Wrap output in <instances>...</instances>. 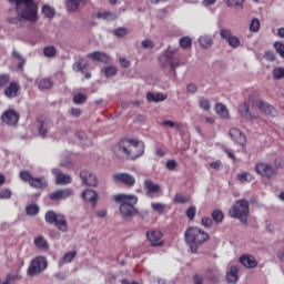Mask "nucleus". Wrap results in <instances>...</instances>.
Here are the masks:
<instances>
[{
	"label": "nucleus",
	"mask_w": 284,
	"mask_h": 284,
	"mask_svg": "<svg viewBox=\"0 0 284 284\" xmlns=\"http://www.w3.org/2000/svg\"><path fill=\"white\" fill-rule=\"evenodd\" d=\"M10 3H16L17 12L16 18H9V23L21 28L24 21L37 23L39 21V7L34 3V0H9Z\"/></svg>",
	"instance_id": "1"
},
{
	"label": "nucleus",
	"mask_w": 284,
	"mask_h": 284,
	"mask_svg": "<svg viewBox=\"0 0 284 284\" xmlns=\"http://www.w3.org/2000/svg\"><path fill=\"white\" fill-rule=\"evenodd\" d=\"M250 103L253 105L252 110L250 109ZM254 108H258V110L264 112V114H268V116H276V109L274 106L263 100H254V95L248 97V102H243L239 105V112L246 121H254L258 119V113H256Z\"/></svg>",
	"instance_id": "2"
},
{
	"label": "nucleus",
	"mask_w": 284,
	"mask_h": 284,
	"mask_svg": "<svg viewBox=\"0 0 284 284\" xmlns=\"http://www.w3.org/2000/svg\"><path fill=\"white\" fill-rule=\"evenodd\" d=\"M250 103L253 105L252 110L250 109ZM254 108H258V110L264 112V114H268V116H276V109L274 106L263 100H254V95L248 97V102H243L239 105V112L246 121H254L258 119V113H256Z\"/></svg>",
	"instance_id": "3"
},
{
	"label": "nucleus",
	"mask_w": 284,
	"mask_h": 284,
	"mask_svg": "<svg viewBox=\"0 0 284 284\" xmlns=\"http://www.w3.org/2000/svg\"><path fill=\"white\" fill-rule=\"evenodd\" d=\"M185 243L190 247L192 254L199 252V245H203L206 241H210V234L199 227H189L185 231Z\"/></svg>",
	"instance_id": "4"
},
{
	"label": "nucleus",
	"mask_w": 284,
	"mask_h": 284,
	"mask_svg": "<svg viewBox=\"0 0 284 284\" xmlns=\"http://www.w3.org/2000/svg\"><path fill=\"white\" fill-rule=\"evenodd\" d=\"M115 203H121L120 205V214L124 219H130L131 216H136L139 214V211L134 205L139 203V197L136 195H128V194H118L114 195Z\"/></svg>",
	"instance_id": "5"
},
{
	"label": "nucleus",
	"mask_w": 284,
	"mask_h": 284,
	"mask_svg": "<svg viewBox=\"0 0 284 284\" xmlns=\"http://www.w3.org/2000/svg\"><path fill=\"white\" fill-rule=\"evenodd\" d=\"M231 219H237L244 225H247V217L250 216V202L245 199L237 200L229 210Z\"/></svg>",
	"instance_id": "6"
},
{
	"label": "nucleus",
	"mask_w": 284,
	"mask_h": 284,
	"mask_svg": "<svg viewBox=\"0 0 284 284\" xmlns=\"http://www.w3.org/2000/svg\"><path fill=\"white\" fill-rule=\"evenodd\" d=\"M145 153V144L143 141L139 140H129V159L134 161L139 156H143Z\"/></svg>",
	"instance_id": "7"
},
{
	"label": "nucleus",
	"mask_w": 284,
	"mask_h": 284,
	"mask_svg": "<svg viewBox=\"0 0 284 284\" xmlns=\"http://www.w3.org/2000/svg\"><path fill=\"white\" fill-rule=\"evenodd\" d=\"M48 268V260L44 256H38L32 260L29 268L28 275L34 276L36 274H41V272H45Z\"/></svg>",
	"instance_id": "8"
},
{
	"label": "nucleus",
	"mask_w": 284,
	"mask_h": 284,
	"mask_svg": "<svg viewBox=\"0 0 284 284\" xmlns=\"http://www.w3.org/2000/svg\"><path fill=\"white\" fill-rule=\"evenodd\" d=\"M116 159H130V140H122L113 146Z\"/></svg>",
	"instance_id": "9"
},
{
	"label": "nucleus",
	"mask_w": 284,
	"mask_h": 284,
	"mask_svg": "<svg viewBox=\"0 0 284 284\" xmlns=\"http://www.w3.org/2000/svg\"><path fill=\"white\" fill-rule=\"evenodd\" d=\"M159 61L160 65H162L163 68L170 65L171 72H173V74H176V68L181 65V61L179 60V58L172 57V54H162L159 58Z\"/></svg>",
	"instance_id": "10"
},
{
	"label": "nucleus",
	"mask_w": 284,
	"mask_h": 284,
	"mask_svg": "<svg viewBox=\"0 0 284 284\" xmlns=\"http://www.w3.org/2000/svg\"><path fill=\"white\" fill-rule=\"evenodd\" d=\"M255 172L265 179H272V176L275 174L274 166L265 162L256 163Z\"/></svg>",
	"instance_id": "11"
},
{
	"label": "nucleus",
	"mask_w": 284,
	"mask_h": 284,
	"mask_svg": "<svg viewBox=\"0 0 284 284\" xmlns=\"http://www.w3.org/2000/svg\"><path fill=\"white\" fill-rule=\"evenodd\" d=\"M220 37L221 39L227 41L231 48H239L241 45V39L236 36H233L232 30L230 29H221Z\"/></svg>",
	"instance_id": "12"
},
{
	"label": "nucleus",
	"mask_w": 284,
	"mask_h": 284,
	"mask_svg": "<svg viewBox=\"0 0 284 284\" xmlns=\"http://www.w3.org/2000/svg\"><path fill=\"white\" fill-rule=\"evenodd\" d=\"M52 120L50 119H43L40 118L38 119V134L39 136H41L42 139H45V136H48L50 130H52Z\"/></svg>",
	"instance_id": "13"
},
{
	"label": "nucleus",
	"mask_w": 284,
	"mask_h": 284,
	"mask_svg": "<svg viewBox=\"0 0 284 284\" xmlns=\"http://www.w3.org/2000/svg\"><path fill=\"white\" fill-rule=\"evenodd\" d=\"M1 119L7 125H17L19 123V119H21V115L19 112L9 109L2 113Z\"/></svg>",
	"instance_id": "14"
},
{
	"label": "nucleus",
	"mask_w": 284,
	"mask_h": 284,
	"mask_svg": "<svg viewBox=\"0 0 284 284\" xmlns=\"http://www.w3.org/2000/svg\"><path fill=\"white\" fill-rule=\"evenodd\" d=\"M70 196H74V191L72 189H60L52 192L49 195V199H51V201H65V199H70Z\"/></svg>",
	"instance_id": "15"
},
{
	"label": "nucleus",
	"mask_w": 284,
	"mask_h": 284,
	"mask_svg": "<svg viewBox=\"0 0 284 284\" xmlns=\"http://www.w3.org/2000/svg\"><path fill=\"white\" fill-rule=\"evenodd\" d=\"M113 181L115 183H124L129 187H133L134 183H136V179L129 173H115L113 174Z\"/></svg>",
	"instance_id": "16"
},
{
	"label": "nucleus",
	"mask_w": 284,
	"mask_h": 284,
	"mask_svg": "<svg viewBox=\"0 0 284 284\" xmlns=\"http://www.w3.org/2000/svg\"><path fill=\"white\" fill-rule=\"evenodd\" d=\"M144 190L146 192V196L154 199V196L161 192V185L154 183L152 180H146L144 182Z\"/></svg>",
	"instance_id": "17"
},
{
	"label": "nucleus",
	"mask_w": 284,
	"mask_h": 284,
	"mask_svg": "<svg viewBox=\"0 0 284 284\" xmlns=\"http://www.w3.org/2000/svg\"><path fill=\"white\" fill-rule=\"evenodd\" d=\"M146 237L153 247H161L163 245V233L161 231H151L146 233Z\"/></svg>",
	"instance_id": "18"
},
{
	"label": "nucleus",
	"mask_w": 284,
	"mask_h": 284,
	"mask_svg": "<svg viewBox=\"0 0 284 284\" xmlns=\"http://www.w3.org/2000/svg\"><path fill=\"white\" fill-rule=\"evenodd\" d=\"M52 174L55 176L57 185H69V183H72V176L62 173L59 169H52Z\"/></svg>",
	"instance_id": "19"
},
{
	"label": "nucleus",
	"mask_w": 284,
	"mask_h": 284,
	"mask_svg": "<svg viewBox=\"0 0 284 284\" xmlns=\"http://www.w3.org/2000/svg\"><path fill=\"white\" fill-rule=\"evenodd\" d=\"M80 179L84 185H89L91 187H94L99 184L97 175L92 174L90 171H82L80 173Z\"/></svg>",
	"instance_id": "20"
},
{
	"label": "nucleus",
	"mask_w": 284,
	"mask_h": 284,
	"mask_svg": "<svg viewBox=\"0 0 284 284\" xmlns=\"http://www.w3.org/2000/svg\"><path fill=\"white\" fill-rule=\"evenodd\" d=\"M229 134L234 143H237V145L243 146L245 143H247V138H245V134H243V132L236 128L231 129Z\"/></svg>",
	"instance_id": "21"
},
{
	"label": "nucleus",
	"mask_w": 284,
	"mask_h": 284,
	"mask_svg": "<svg viewBox=\"0 0 284 284\" xmlns=\"http://www.w3.org/2000/svg\"><path fill=\"white\" fill-rule=\"evenodd\" d=\"M93 19H102V21H116L119 16L112 11H97L92 14Z\"/></svg>",
	"instance_id": "22"
},
{
	"label": "nucleus",
	"mask_w": 284,
	"mask_h": 284,
	"mask_svg": "<svg viewBox=\"0 0 284 284\" xmlns=\"http://www.w3.org/2000/svg\"><path fill=\"white\" fill-rule=\"evenodd\" d=\"M21 87L17 82H10L9 87L4 89V97L8 99H17Z\"/></svg>",
	"instance_id": "23"
},
{
	"label": "nucleus",
	"mask_w": 284,
	"mask_h": 284,
	"mask_svg": "<svg viewBox=\"0 0 284 284\" xmlns=\"http://www.w3.org/2000/svg\"><path fill=\"white\" fill-rule=\"evenodd\" d=\"M205 278H207V281H210L211 283H219L221 278V272L219 271V267L212 266L206 268Z\"/></svg>",
	"instance_id": "24"
},
{
	"label": "nucleus",
	"mask_w": 284,
	"mask_h": 284,
	"mask_svg": "<svg viewBox=\"0 0 284 284\" xmlns=\"http://www.w3.org/2000/svg\"><path fill=\"white\" fill-rule=\"evenodd\" d=\"M89 59L93 61H99L100 63H110V55L105 52L94 51L88 54Z\"/></svg>",
	"instance_id": "25"
},
{
	"label": "nucleus",
	"mask_w": 284,
	"mask_h": 284,
	"mask_svg": "<svg viewBox=\"0 0 284 284\" xmlns=\"http://www.w3.org/2000/svg\"><path fill=\"white\" fill-rule=\"evenodd\" d=\"M240 263H242V265H244V267H247L248 270H252L256 267V265H258V262L252 255H242L240 257Z\"/></svg>",
	"instance_id": "26"
},
{
	"label": "nucleus",
	"mask_w": 284,
	"mask_h": 284,
	"mask_svg": "<svg viewBox=\"0 0 284 284\" xmlns=\"http://www.w3.org/2000/svg\"><path fill=\"white\" fill-rule=\"evenodd\" d=\"M31 187H34L36 190H45L48 187V180L45 178H33L31 180V183L29 184Z\"/></svg>",
	"instance_id": "27"
},
{
	"label": "nucleus",
	"mask_w": 284,
	"mask_h": 284,
	"mask_svg": "<svg viewBox=\"0 0 284 284\" xmlns=\"http://www.w3.org/2000/svg\"><path fill=\"white\" fill-rule=\"evenodd\" d=\"M168 99V94L158 92V93H148L146 94V101L149 103H161V101H165Z\"/></svg>",
	"instance_id": "28"
},
{
	"label": "nucleus",
	"mask_w": 284,
	"mask_h": 284,
	"mask_svg": "<svg viewBox=\"0 0 284 284\" xmlns=\"http://www.w3.org/2000/svg\"><path fill=\"white\" fill-rule=\"evenodd\" d=\"M53 225H55L60 232H68V220H65V215L63 214H58Z\"/></svg>",
	"instance_id": "29"
},
{
	"label": "nucleus",
	"mask_w": 284,
	"mask_h": 284,
	"mask_svg": "<svg viewBox=\"0 0 284 284\" xmlns=\"http://www.w3.org/2000/svg\"><path fill=\"white\" fill-rule=\"evenodd\" d=\"M82 199L90 203H97V201H99V195L94 190L87 189L82 192Z\"/></svg>",
	"instance_id": "30"
},
{
	"label": "nucleus",
	"mask_w": 284,
	"mask_h": 284,
	"mask_svg": "<svg viewBox=\"0 0 284 284\" xmlns=\"http://www.w3.org/2000/svg\"><path fill=\"white\" fill-rule=\"evenodd\" d=\"M199 43L201 48H204L205 50L210 49L214 43V38L210 34H204L199 38Z\"/></svg>",
	"instance_id": "31"
},
{
	"label": "nucleus",
	"mask_w": 284,
	"mask_h": 284,
	"mask_svg": "<svg viewBox=\"0 0 284 284\" xmlns=\"http://www.w3.org/2000/svg\"><path fill=\"white\" fill-rule=\"evenodd\" d=\"M215 112L221 116V119H230V111L227 110V106L223 103H217L215 105Z\"/></svg>",
	"instance_id": "32"
},
{
	"label": "nucleus",
	"mask_w": 284,
	"mask_h": 284,
	"mask_svg": "<svg viewBox=\"0 0 284 284\" xmlns=\"http://www.w3.org/2000/svg\"><path fill=\"white\" fill-rule=\"evenodd\" d=\"M226 281L233 284L239 282V267L231 266L230 272L226 274Z\"/></svg>",
	"instance_id": "33"
},
{
	"label": "nucleus",
	"mask_w": 284,
	"mask_h": 284,
	"mask_svg": "<svg viewBox=\"0 0 284 284\" xmlns=\"http://www.w3.org/2000/svg\"><path fill=\"white\" fill-rule=\"evenodd\" d=\"M82 2L83 0H68L67 10L69 12H77V10H79Z\"/></svg>",
	"instance_id": "34"
},
{
	"label": "nucleus",
	"mask_w": 284,
	"mask_h": 284,
	"mask_svg": "<svg viewBox=\"0 0 284 284\" xmlns=\"http://www.w3.org/2000/svg\"><path fill=\"white\" fill-rule=\"evenodd\" d=\"M42 14L45 17V19H54V14H57V11L51 6L44 4L42 7Z\"/></svg>",
	"instance_id": "35"
},
{
	"label": "nucleus",
	"mask_w": 284,
	"mask_h": 284,
	"mask_svg": "<svg viewBox=\"0 0 284 284\" xmlns=\"http://www.w3.org/2000/svg\"><path fill=\"white\" fill-rule=\"evenodd\" d=\"M237 180L241 183H252V181H254V175H252V173L248 172L237 173Z\"/></svg>",
	"instance_id": "36"
},
{
	"label": "nucleus",
	"mask_w": 284,
	"mask_h": 284,
	"mask_svg": "<svg viewBox=\"0 0 284 284\" xmlns=\"http://www.w3.org/2000/svg\"><path fill=\"white\" fill-rule=\"evenodd\" d=\"M12 57L14 59H18V61H19L18 64H17V69L18 70H23V65H26V59H23V55H21V53L19 51L13 49Z\"/></svg>",
	"instance_id": "37"
},
{
	"label": "nucleus",
	"mask_w": 284,
	"mask_h": 284,
	"mask_svg": "<svg viewBox=\"0 0 284 284\" xmlns=\"http://www.w3.org/2000/svg\"><path fill=\"white\" fill-rule=\"evenodd\" d=\"M43 54L44 57H47V59H54V57H57V47L54 45L44 47Z\"/></svg>",
	"instance_id": "38"
},
{
	"label": "nucleus",
	"mask_w": 284,
	"mask_h": 284,
	"mask_svg": "<svg viewBox=\"0 0 284 284\" xmlns=\"http://www.w3.org/2000/svg\"><path fill=\"white\" fill-rule=\"evenodd\" d=\"M34 245L39 250H48V240H45L43 236H38L34 239Z\"/></svg>",
	"instance_id": "39"
},
{
	"label": "nucleus",
	"mask_w": 284,
	"mask_h": 284,
	"mask_svg": "<svg viewBox=\"0 0 284 284\" xmlns=\"http://www.w3.org/2000/svg\"><path fill=\"white\" fill-rule=\"evenodd\" d=\"M272 77L275 81H281V79H284V68L283 67L274 68L272 71Z\"/></svg>",
	"instance_id": "40"
},
{
	"label": "nucleus",
	"mask_w": 284,
	"mask_h": 284,
	"mask_svg": "<svg viewBox=\"0 0 284 284\" xmlns=\"http://www.w3.org/2000/svg\"><path fill=\"white\" fill-rule=\"evenodd\" d=\"M59 214H55L54 211H48L44 215V220L49 223V225H54Z\"/></svg>",
	"instance_id": "41"
},
{
	"label": "nucleus",
	"mask_w": 284,
	"mask_h": 284,
	"mask_svg": "<svg viewBox=\"0 0 284 284\" xmlns=\"http://www.w3.org/2000/svg\"><path fill=\"white\" fill-rule=\"evenodd\" d=\"M87 67L88 63H85L83 58H80L77 62L73 63L74 72H83V70H85Z\"/></svg>",
	"instance_id": "42"
},
{
	"label": "nucleus",
	"mask_w": 284,
	"mask_h": 284,
	"mask_svg": "<svg viewBox=\"0 0 284 284\" xmlns=\"http://www.w3.org/2000/svg\"><path fill=\"white\" fill-rule=\"evenodd\" d=\"M53 83L50 79H42L38 83V88L40 90H51Z\"/></svg>",
	"instance_id": "43"
},
{
	"label": "nucleus",
	"mask_w": 284,
	"mask_h": 284,
	"mask_svg": "<svg viewBox=\"0 0 284 284\" xmlns=\"http://www.w3.org/2000/svg\"><path fill=\"white\" fill-rule=\"evenodd\" d=\"M199 105H200L201 110H203L204 112H210V109L212 108L210 100H207L205 98L199 99Z\"/></svg>",
	"instance_id": "44"
},
{
	"label": "nucleus",
	"mask_w": 284,
	"mask_h": 284,
	"mask_svg": "<svg viewBox=\"0 0 284 284\" xmlns=\"http://www.w3.org/2000/svg\"><path fill=\"white\" fill-rule=\"evenodd\" d=\"M211 216L215 223H223V219H225V215L221 210L213 211Z\"/></svg>",
	"instance_id": "45"
},
{
	"label": "nucleus",
	"mask_w": 284,
	"mask_h": 284,
	"mask_svg": "<svg viewBox=\"0 0 284 284\" xmlns=\"http://www.w3.org/2000/svg\"><path fill=\"white\" fill-rule=\"evenodd\" d=\"M21 181H23L24 183H32V179H34V176H32V173H30V171H21L19 174Z\"/></svg>",
	"instance_id": "46"
},
{
	"label": "nucleus",
	"mask_w": 284,
	"mask_h": 284,
	"mask_svg": "<svg viewBox=\"0 0 284 284\" xmlns=\"http://www.w3.org/2000/svg\"><path fill=\"white\" fill-rule=\"evenodd\" d=\"M180 45L183 50H189V48H192V38H190V37L181 38Z\"/></svg>",
	"instance_id": "47"
},
{
	"label": "nucleus",
	"mask_w": 284,
	"mask_h": 284,
	"mask_svg": "<svg viewBox=\"0 0 284 284\" xmlns=\"http://www.w3.org/2000/svg\"><path fill=\"white\" fill-rule=\"evenodd\" d=\"M26 212L28 216H37V214H39V205L30 204L27 206Z\"/></svg>",
	"instance_id": "48"
},
{
	"label": "nucleus",
	"mask_w": 284,
	"mask_h": 284,
	"mask_svg": "<svg viewBox=\"0 0 284 284\" xmlns=\"http://www.w3.org/2000/svg\"><path fill=\"white\" fill-rule=\"evenodd\" d=\"M152 210H154V212H158V214H163L165 212V204L161 203V202H153L151 204Z\"/></svg>",
	"instance_id": "49"
},
{
	"label": "nucleus",
	"mask_w": 284,
	"mask_h": 284,
	"mask_svg": "<svg viewBox=\"0 0 284 284\" xmlns=\"http://www.w3.org/2000/svg\"><path fill=\"white\" fill-rule=\"evenodd\" d=\"M116 72H119V70L114 65H109L104 69V75L106 79H110V77H115Z\"/></svg>",
	"instance_id": "50"
},
{
	"label": "nucleus",
	"mask_w": 284,
	"mask_h": 284,
	"mask_svg": "<svg viewBox=\"0 0 284 284\" xmlns=\"http://www.w3.org/2000/svg\"><path fill=\"white\" fill-rule=\"evenodd\" d=\"M87 100H88V95L83 93H77L73 97V103H75L77 105H81V103H85Z\"/></svg>",
	"instance_id": "51"
},
{
	"label": "nucleus",
	"mask_w": 284,
	"mask_h": 284,
	"mask_svg": "<svg viewBox=\"0 0 284 284\" xmlns=\"http://www.w3.org/2000/svg\"><path fill=\"white\" fill-rule=\"evenodd\" d=\"M250 30L251 32H258V30H261V20H258V18H254L251 21Z\"/></svg>",
	"instance_id": "52"
},
{
	"label": "nucleus",
	"mask_w": 284,
	"mask_h": 284,
	"mask_svg": "<svg viewBox=\"0 0 284 284\" xmlns=\"http://www.w3.org/2000/svg\"><path fill=\"white\" fill-rule=\"evenodd\" d=\"M77 256V251L68 252L62 257V263H72L74 257Z\"/></svg>",
	"instance_id": "53"
},
{
	"label": "nucleus",
	"mask_w": 284,
	"mask_h": 284,
	"mask_svg": "<svg viewBox=\"0 0 284 284\" xmlns=\"http://www.w3.org/2000/svg\"><path fill=\"white\" fill-rule=\"evenodd\" d=\"M274 48H275L277 54H280V57H281L282 59H284V43H283V42H280V41H276V42L274 43Z\"/></svg>",
	"instance_id": "54"
},
{
	"label": "nucleus",
	"mask_w": 284,
	"mask_h": 284,
	"mask_svg": "<svg viewBox=\"0 0 284 284\" xmlns=\"http://www.w3.org/2000/svg\"><path fill=\"white\" fill-rule=\"evenodd\" d=\"M78 136L82 145H87V146L92 145V141L88 139V136H85V133H79Z\"/></svg>",
	"instance_id": "55"
},
{
	"label": "nucleus",
	"mask_w": 284,
	"mask_h": 284,
	"mask_svg": "<svg viewBox=\"0 0 284 284\" xmlns=\"http://www.w3.org/2000/svg\"><path fill=\"white\" fill-rule=\"evenodd\" d=\"M141 47L144 50H152L154 48V42L150 39H145L141 42Z\"/></svg>",
	"instance_id": "56"
},
{
	"label": "nucleus",
	"mask_w": 284,
	"mask_h": 284,
	"mask_svg": "<svg viewBox=\"0 0 284 284\" xmlns=\"http://www.w3.org/2000/svg\"><path fill=\"white\" fill-rule=\"evenodd\" d=\"M10 83V75L9 74H1L0 75V88H6Z\"/></svg>",
	"instance_id": "57"
},
{
	"label": "nucleus",
	"mask_w": 284,
	"mask_h": 284,
	"mask_svg": "<svg viewBox=\"0 0 284 284\" xmlns=\"http://www.w3.org/2000/svg\"><path fill=\"white\" fill-rule=\"evenodd\" d=\"M12 197V191L10 189H2L0 190V199H11Z\"/></svg>",
	"instance_id": "58"
},
{
	"label": "nucleus",
	"mask_w": 284,
	"mask_h": 284,
	"mask_svg": "<svg viewBox=\"0 0 284 284\" xmlns=\"http://www.w3.org/2000/svg\"><path fill=\"white\" fill-rule=\"evenodd\" d=\"M162 125L166 126V128H175L176 130H179V128H181L180 123H176L174 121L171 120H165L162 122Z\"/></svg>",
	"instance_id": "59"
},
{
	"label": "nucleus",
	"mask_w": 284,
	"mask_h": 284,
	"mask_svg": "<svg viewBox=\"0 0 284 284\" xmlns=\"http://www.w3.org/2000/svg\"><path fill=\"white\" fill-rule=\"evenodd\" d=\"M245 0H225L229 8H234L235 6H243Z\"/></svg>",
	"instance_id": "60"
},
{
	"label": "nucleus",
	"mask_w": 284,
	"mask_h": 284,
	"mask_svg": "<svg viewBox=\"0 0 284 284\" xmlns=\"http://www.w3.org/2000/svg\"><path fill=\"white\" fill-rule=\"evenodd\" d=\"M128 32H129L128 28H118V29L114 30L113 34L115 37L122 38V37H125L128 34Z\"/></svg>",
	"instance_id": "61"
},
{
	"label": "nucleus",
	"mask_w": 284,
	"mask_h": 284,
	"mask_svg": "<svg viewBox=\"0 0 284 284\" xmlns=\"http://www.w3.org/2000/svg\"><path fill=\"white\" fill-rule=\"evenodd\" d=\"M186 216L190 221H193L194 216H196V206H191L186 211Z\"/></svg>",
	"instance_id": "62"
},
{
	"label": "nucleus",
	"mask_w": 284,
	"mask_h": 284,
	"mask_svg": "<svg viewBox=\"0 0 284 284\" xmlns=\"http://www.w3.org/2000/svg\"><path fill=\"white\" fill-rule=\"evenodd\" d=\"M202 225L203 227L210 229L212 227V219L210 217H202Z\"/></svg>",
	"instance_id": "63"
},
{
	"label": "nucleus",
	"mask_w": 284,
	"mask_h": 284,
	"mask_svg": "<svg viewBox=\"0 0 284 284\" xmlns=\"http://www.w3.org/2000/svg\"><path fill=\"white\" fill-rule=\"evenodd\" d=\"M178 165L179 163H176L175 160H169L166 162V169H169L170 171L174 170Z\"/></svg>",
	"instance_id": "64"
}]
</instances>
